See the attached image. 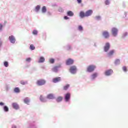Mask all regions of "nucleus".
<instances>
[{"mask_svg":"<svg viewBox=\"0 0 128 128\" xmlns=\"http://www.w3.org/2000/svg\"><path fill=\"white\" fill-rule=\"evenodd\" d=\"M96 70V66L95 65L92 64L89 66L86 69L87 72L89 74H92V72H94Z\"/></svg>","mask_w":128,"mask_h":128,"instance_id":"nucleus-1","label":"nucleus"},{"mask_svg":"<svg viewBox=\"0 0 128 128\" xmlns=\"http://www.w3.org/2000/svg\"><path fill=\"white\" fill-rule=\"evenodd\" d=\"M70 72L72 74H76L78 72V67L76 66H72L70 67Z\"/></svg>","mask_w":128,"mask_h":128,"instance_id":"nucleus-2","label":"nucleus"},{"mask_svg":"<svg viewBox=\"0 0 128 128\" xmlns=\"http://www.w3.org/2000/svg\"><path fill=\"white\" fill-rule=\"evenodd\" d=\"M98 77V73L94 72L91 74L90 76V78L92 82H94Z\"/></svg>","mask_w":128,"mask_h":128,"instance_id":"nucleus-3","label":"nucleus"},{"mask_svg":"<svg viewBox=\"0 0 128 128\" xmlns=\"http://www.w3.org/2000/svg\"><path fill=\"white\" fill-rule=\"evenodd\" d=\"M112 35L114 38H116L118 34V28H113L112 29Z\"/></svg>","mask_w":128,"mask_h":128,"instance_id":"nucleus-4","label":"nucleus"},{"mask_svg":"<svg viewBox=\"0 0 128 128\" xmlns=\"http://www.w3.org/2000/svg\"><path fill=\"white\" fill-rule=\"evenodd\" d=\"M5 104L3 102H0V106H4L3 107V110L4 112H10V108L6 106H5Z\"/></svg>","mask_w":128,"mask_h":128,"instance_id":"nucleus-5","label":"nucleus"},{"mask_svg":"<svg viewBox=\"0 0 128 128\" xmlns=\"http://www.w3.org/2000/svg\"><path fill=\"white\" fill-rule=\"evenodd\" d=\"M72 95L70 93H67L64 95V101L66 102H70V98Z\"/></svg>","mask_w":128,"mask_h":128,"instance_id":"nucleus-6","label":"nucleus"},{"mask_svg":"<svg viewBox=\"0 0 128 128\" xmlns=\"http://www.w3.org/2000/svg\"><path fill=\"white\" fill-rule=\"evenodd\" d=\"M104 74L106 76H112L114 74V70L112 69L106 70L104 72Z\"/></svg>","mask_w":128,"mask_h":128,"instance_id":"nucleus-7","label":"nucleus"},{"mask_svg":"<svg viewBox=\"0 0 128 128\" xmlns=\"http://www.w3.org/2000/svg\"><path fill=\"white\" fill-rule=\"evenodd\" d=\"M46 84V81L44 80H40L37 81V84L38 86H42Z\"/></svg>","mask_w":128,"mask_h":128,"instance_id":"nucleus-8","label":"nucleus"},{"mask_svg":"<svg viewBox=\"0 0 128 128\" xmlns=\"http://www.w3.org/2000/svg\"><path fill=\"white\" fill-rule=\"evenodd\" d=\"M102 36L105 40H108V38H110V32L108 31H104L102 33Z\"/></svg>","mask_w":128,"mask_h":128,"instance_id":"nucleus-9","label":"nucleus"},{"mask_svg":"<svg viewBox=\"0 0 128 128\" xmlns=\"http://www.w3.org/2000/svg\"><path fill=\"white\" fill-rule=\"evenodd\" d=\"M110 50V42H107L104 46V52H108Z\"/></svg>","mask_w":128,"mask_h":128,"instance_id":"nucleus-10","label":"nucleus"},{"mask_svg":"<svg viewBox=\"0 0 128 128\" xmlns=\"http://www.w3.org/2000/svg\"><path fill=\"white\" fill-rule=\"evenodd\" d=\"M9 40L12 44H14L16 42V37L14 36H11L9 37Z\"/></svg>","mask_w":128,"mask_h":128,"instance_id":"nucleus-11","label":"nucleus"},{"mask_svg":"<svg viewBox=\"0 0 128 128\" xmlns=\"http://www.w3.org/2000/svg\"><path fill=\"white\" fill-rule=\"evenodd\" d=\"M74 64V60L72 58H69L66 62V66H72Z\"/></svg>","mask_w":128,"mask_h":128,"instance_id":"nucleus-12","label":"nucleus"},{"mask_svg":"<svg viewBox=\"0 0 128 128\" xmlns=\"http://www.w3.org/2000/svg\"><path fill=\"white\" fill-rule=\"evenodd\" d=\"M114 54H116V50H112L107 54V56L108 58H112Z\"/></svg>","mask_w":128,"mask_h":128,"instance_id":"nucleus-13","label":"nucleus"},{"mask_svg":"<svg viewBox=\"0 0 128 128\" xmlns=\"http://www.w3.org/2000/svg\"><path fill=\"white\" fill-rule=\"evenodd\" d=\"M86 18H90V16H92V14H94V11L92 10H89L86 12Z\"/></svg>","mask_w":128,"mask_h":128,"instance_id":"nucleus-14","label":"nucleus"},{"mask_svg":"<svg viewBox=\"0 0 128 128\" xmlns=\"http://www.w3.org/2000/svg\"><path fill=\"white\" fill-rule=\"evenodd\" d=\"M62 82V78L60 77L56 78L52 80L54 84H58V82Z\"/></svg>","mask_w":128,"mask_h":128,"instance_id":"nucleus-15","label":"nucleus"},{"mask_svg":"<svg viewBox=\"0 0 128 128\" xmlns=\"http://www.w3.org/2000/svg\"><path fill=\"white\" fill-rule=\"evenodd\" d=\"M46 98L50 100H56V96L54 94H50L47 96Z\"/></svg>","mask_w":128,"mask_h":128,"instance_id":"nucleus-16","label":"nucleus"},{"mask_svg":"<svg viewBox=\"0 0 128 128\" xmlns=\"http://www.w3.org/2000/svg\"><path fill=\"white\" fill-rule=\"evenodd\" d=\"M12 106L14 110H20V105L16 102L12 103Z\"/></svg>","mask_w":128,"mask_h":128,"instance_id":"nucleus-17","label":"nucleus"},{"mask_svg":"<svg viewBox=\"0 0 128 128\" xmlns=\"http://www.w3.org/2000/svg\"><path fill=\"white\" fill-rule=\"evenodd\" d=\"M40 101L41 102H43L44 104H46V102H48V100H46V98L44 96H42V95H41L40 96Z\"/></svg>","mask_w":128,"mask_h":128,"instance_id":"nucleus-18","label":"nucleus"},{"mask_svg":"<svg viewBox=\"0 0 128 128\" xmlns=\"http://www.w3.org/2000/svg\"><path fill=\"white\" fill-rule=\"evenodd\" d=\"M24 102L25 104L30 106V99L28 98H26L24 99Z\"/></svg>","mask_w":128,"mask_h":128,"instance_id":"nucleus-19","label":"nucleus"},{"mask_svg":"<svg viewBox=\"0 0 128 128\" xmlns=\"http://www.w3.org/2000/svg\"><path fill=\"white\" fill-rule=\"evenodd\" d=\"M60 68V66H56L54 67L52 69V71L54 72H55L56 74H58V68Z\"/></svg>","mask_w":128,"mask_h":128,"instance_id":"nucleus-20","label":"nucleus"},{"mask_svg":"<svg viewBox=\"0 0 128 128\" xmlns=\"http://www.w3.org/2000/svg\"><path fill=\"white\" fill-rule=\"evenodd\" d=\"M56 102L58 103L62 102L64 100V97L62 96H58V98H56Z\"/></svg>","mask_w":128,"mask_h":128,"instance_id":"nucleus-21","label":"nucleus"},{"mask_svg":"<svg viewBox=\"0 0 128 128\" xmlns=\"http://www.w3.org/2000/svg\"><path fill=\"white\" fill-rule=\"evenodd\" d=\"M29 124H30V128H36L38 126L36 125V124L34 122H29Z\"/></svg>","mask_w":128,"mask_h":128,"instance_id":"nucleus-22","label":"nucleus"},{"mask_svg":"<svg viewBox=\"0 0 128 128\" xmlns=\"http://www.w3.org/2000/svg\"><path fill=\"white\" fill-rule=\"evenodd\" d=\"M80 16L81 18H86V13L82 11L80 13Z\"/></svg>","mask_w":128,"mask_h":128,"instance_id":"nucleus-23","label":"nucleus"},{"mask_svg":"<svg viewBox=\"0 0 128 128\" xmlns=\"http://www.w3.org/2000/svg\"><path fill=\"white\" fill-rule=\"evenodd\" d=\"M67 16H70V18H72L74 16V12L72 11H68L67 12Z\"/></svg>","mask_w":128,"mask_h":128,"instance_id":"nucleus-24","label":"nucleus"},{"mask_svg":"<svg viewBox=\"0 0 128 128\" xmlns=\"http://www.w3.org/2000/svg\"><path fill=\"white\" fill-rule=\"evenodd\" d=\"M94 20H96V22H100L102 20V18L101 16H96L95 18H94Z\"/></svg>","mask_w":128,"mask_h":128,"instance_id":"nucleus-25","label":"nucleus"},{"mask_svg":"<svg viewBox=\"0 0 128 128\" xmlns=\"http://www.w3.org/2000/svg\"><path fill=\"white\" fill-rule=\"evenodd\" d=\"M46 62V58L44 57H40L38 61L39 64H44Z\"/></svg>","mask_w":128,"mask_h":128,"instance_id":"nucleus-26","label":"nucleus"},{"mask_svg":"<svg viewBox=\"0 0 128 128\" xmlns=\"http://www.w3.org/2000/svg\"><path fill=\"white\" fill-rule=\"evenodd\" d=\"M115 66H120V60L116 59L114 62Z\"/></svg>","mask_w":128,"mask_h":128,"instance_id":"nucleus-27","label":"nucleus"},{"mask_svg":"<svg viewBox=\"0 0 128 128\" xmlns=\"http://www.w3.org/2000/svg\"><path fill=\"white\" fill-rule=\"evenodd\" d=\"M66 50H68V52H70V50H72V46L70 45H68L66 46H65Z\"/></svg>","mask_w":128,"mask_h":128,"instance_id":"nucleus-28","label":"nucleus"},{"mask_svg":"<svg viewBox=\"0 0 128 128\" xmlns=\"http://www.w3.org/2000/svg\"><path fill=\"white\" fill-rule=\"evenodd\" d=\"M42 14H46V12H48V9L46 6H43L42 10Z\"/></svg>","mask_w":128,"mask_h":128,"instance_id":"nucleus-29","label":"nucleus"},{"mask_svg":"<svg viewBox=\"0 0 128 128\" xmlns=\"http://www.w3.org/2000/svg\"><path fill=\"white\" fill-rule=\"evenodd\" d=\"M14 92L15 94H20V90L18 88H16L14 89Z\"/></svg>","mask_w":128,"mask_h":128,"instance_id":"nucleus-30","label":"nucleus"},{"mask_svg":"<svg viewBox=\"0 0 128 128\" xmlns=\"http://www.w3.org/2000/svg\"><path fill=\"white\" fill-rule=\"evenodd\" d=\"M40 8H41L40 6H37L35 8V12H39L40 10Z\"/></svg>","mask_w":128,"mask_h":128,"instance_id":"nucleus-31","label":"nucleus"},{"mask_svg":"<svg viewBox=\"0 0 128 128\" xmlns=\"http://www.w3.org/2000/svg\"><path fill=\"white\" fill-rule=\"evenodd\" d=\"M20 84H22V86H26V85L28 84V81L22 80L20 82Z\"/></svg>","mask_w":128,"mask_h":128,"instance_id":"nucleus-32","label":"nucleus"},{"mask_svg":"<svg viewBox=\"0 0 128 128\" xmlns=\"http://www.w3.org/2000/svg\"><path fill=\"white\" fill-rule=\"evenodd\" d=\"M4 66H5V68H8V66H10V63L6 61L4 62Z\"/></svg>","mask_w":128,"mask_h":128,"instance_id":"nucleus-33","label":"nucleus"},{"mask_svg":"<svg viewBox=\"0 0 128 128\" xmlns=\"http://www.w3.org/2000/svg\"><path fill=\"white\" fill-rule=\"evenodd\" d=\"M111 0H106L105 1V4L106 6H110V2H111Z\"/></svg>","mask_w":128,"mask_h":128,"instance_id":"nucleus-34","label":"nucleus"},{"mask_svg":"<svg viewBox=\"0 0 128 128\" xmlns=\"http://www.w3.org/2000/svg\"><path fill=\"white\" fill-rule=\"evenodd\" d=\"M70 84H67V85L65 86L64 87V90H68V88H70Z\"/></svg>","mask_w":128,"mask_h":128,"instance_id":"nucleus-35","label":"nucleus"},{"mask_svg":"<svg viewBox=\"0 0 128 128\" xmlns=\"http://www.w3.org/2000/svg\"><path fill=\"white\" fill-rule=\"evenodd\" d=\"M78 30L81 32H84V27H82V26H78Z\"/></svg>","mask_w":128,"mask_h":128,"instance_id":"nucleus-36","label":"nucleus"},{"mask_svg":"<svg viewBox=\"0 0 128 128\" xmlns=\"http://www.w3.org/2000/svg\"><path fill=\"white\" fill-rule=\"evenodd\" d=\"M126 36H128V32H126L125 33L123 34L122 36V38H126Z\"/></svg>","mask_w":128,"mask_h":128,"instance_id":"nucleus-37","label":"nucleus"},{"mask_svg":"<svg viewBox=\"0 0 128 128\" xmlns=\"http://www.w3.org/2000/svg\"><path fill=\"white\" fill-rule=\"evenodd\" d=\"M32 34L34 36H38V32L36 30H34L32 32Z\"/></svg>","mask_w":128,"mask_h":128,"instance_id":"nucleus-38","label":"nucleus"},{"mask_svg":"<svg viewBox=\"0 0 128 128\" xmlns=\"http://www.w3.org/2000/svg\"><path fill=\"white\" fill-rule=\"evenodd\" d=\"M26 62H27L28 64H30L32 62V58H28L26 59Z\"/></svg>","mask_w":128,"mask_h":128,"instance_id":"nucleus-39","label":"nucleus"},{"mask_svg":"<svg viewBox=\"0 0 128 128\" xmlns=\"http://www.w3.org/2000/svg\"><path fill=\"white\" fill-rule=\"evenodd\" d=\"M30 50H36V47L33 44L30 46Z\"/></svg>","mask_w":128,"mask_h":128,"instance_id":"nucleus-40","label":"nucleus"},{"mask_svg":"<svg viewBox=\"0 0 128 128\" xmlns=\"http://www.w3.org/2000/svg\"><path fill=\"white\" fill-rule=\"evenodd\" d=\"M56 62V60L54 58H52L50 60V64H54V62Z\"/></svg>","mask_w":128,"mask_h":128,"instance_id":"nucleus-41","label":"nucleus"},{"mask_svg":"<svg viewBox=\"0 0 128 128\" xmlns=\"http://www.w3.org/2000/svg\"><path fill=\"white\" fill-rule=\"evenodd\" d=\"M59 12H64V10L62 8H60L58 10Z\"/></svg>","mask_w":128,"mask_h":128,"instance_id":"nucleus-42","label":"nucleus"},{"mask_svg":"<svg viewBox=\"0 0 128 128\" xmlns=\"http://www.w3.org/2000/svg\"><path fill=\"white\" fill-rule=\"evenodd\" d=\"M4 28V25H2V24H0V32H2Z\"/></svg>","mask_w":128,"mask_h":128,"instance_id":"nucleus-43","label":"nucleus"},{"mask_svg":"<svg viewBox=\"0 0 128 128\" xmlns=\"http://www.w3.org/2000/svg\"><path fill=\"white\" fill-rule=\"evenodd\" d=\"M123 18H126V20H128V12H124V16Z\"/></svg>","mask_w":128,"mask_h":128,"instance_id":"nucleus-44","label":"nucleus"},{"mask_svg":"<svg viewBox=\"0 0 128 128\" xmlns=\"http://www.w3.org/2000/svg\"><path fill=\"white\" fill-rule=\"evenodd\" d=\"M123 70L124 72H128V68L126 66L123 67Z\"/></svg>","mask_w":128,"mask_h":128,"instance_id":"nucleus-45","label":"nucleus"},{"mask_svg":"<svg viewBox=\"0 0 128 128\" xmlns=\"http://www.w3.org/2000/svg\"><path fill=\"white\" fill-rule=\"evenodd\" d=\"M10 90V86H8V85H7L6 86V92H9Z\"/></svg>","mask_w":128,"mask_h":128,"instance_id":"nucleus-46","label":"nucleus"},{"mask_svg":"<svg viewBox=\"0 0 128 128\" xmlns=\"http://www.w3.org/2000/svg\"><path fill=\"white\" fill-rule=\"evenodd\" d=\"M78 4H82V0H76Z\"/></svg>","mask_w":128,"mask_h":128,"instance_id":"nucleus-47","label":"nucleus"},{"mask_svg":"<svg viewBox=\"0 0 128 128\" xmlns=\"http://www.w3.org/2000/svg\"><path fill=\"white\" fill-rule=\"evenodd\" d=\"M64 20H70V18L68 16H64Z\"/></svg>","mask_w":128,"mask_h":128,"instance_id":"nucleus-48","label":"nucleus"},{"mask_svg":"<svg viewBox=\"0 0 128 128\" xmlns=\"http://www.w3.org/2000/svg\"><path fill=\"white\" fill-rule=\"evenodd\" d=\"M2 46V41H0V48Z\"/></svg>","mask_w":128,"mask_h":128,"instance_id":"nucleus-49","label":"nucleus"},{"mask_svg":"<svg viewBox=\"0 0 128 128\" xmlns=\"http://www.w3.org/2000/svg\"><path fill=\"white\" fill-rule=\"evenodd\" d=\"M94 46L95 48H96L98 46V43L97 42H94Z\"/></svg>","mask_w":128,"mask_h":128,"instance_id":"nucleus-50","label":"nucleus"},{"mask_svg":"<svg viewBox=\"0 0 128 128\" xmlns=\"http://www.w3.org/2000/svg\"><path fill=\"white\" fill-rule=\"evenodd\" d=\"M12 128H16V126L14 125H12Z\"/></svg>","mask_w":128,"mask_h":128,"instance_id":"nucleus-51","label":"nucleus"},{"mask_svg":"<svg viewBox=\"0 0 128 128\" xmlns=\"http://www.w3.org/2000/svg\"><path fill=\"white\" fill-rule=\"evenodd\" d=\"M48 16H52V14L50 13V12H48Z\"/></svg>","mask_w":128,"mask_h":128,"instance_id":"nucleus-52","label":"nucleus"},{"mask_svg":"<svg viewBox=\"0 0 128 128\" xmlns=\"http://www.w3.org/2000/svg\"><path fill=\"white\" fill-rule=\"evenodd\" d=\"M123 6H124V8H126V3H124V4H123Z\"/></svg>","mask_w":128,"mask_h":128,"instance_id":"nucleus-53","label":"nucleus"}]
</instances>
